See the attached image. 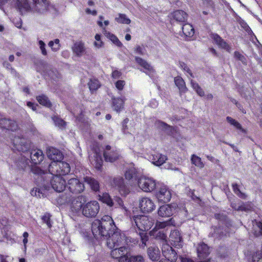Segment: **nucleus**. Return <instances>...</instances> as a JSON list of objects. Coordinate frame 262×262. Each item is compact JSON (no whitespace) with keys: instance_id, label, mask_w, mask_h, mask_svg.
Returning a JSON list of instances; mask_svg holds the SVG:
<instances>
[{"instance_id":"obj_1","label":"nucleus","mask_w":262,"mask_h":262,"mask_svg":"<svg viewBox=\"0 0 262 262\" xmlns=\"http://www.w3.org/2000/svg\"><path fill=\"white\" fill-rule=\"evenodd\" d=\"M116 228L114 221L109 215L103 216L101 220H95L92 224V232L97 238L106 239V245L110 248L118 247L122 245H128V239L119 231L114 232Z\"/></svg>"},{"instance_id":"obj_2","label":"nucleus","mask_w":262,"mask_h":262,"mask_svg":"<svg viewBox=\"0 0 262 262\" xmlns=\"http://www.w3.org/2000/svg\"><path fill=\"white\" fill-rule=\"evenodd\" d=\"M154 219L148 216L137 215L133 217V226H134L135 224L139 230L142 231L139 234L144 247L146 246V242L148 240V236L144 231L150 229L154 225Z\"/></svg>"},{"instance_id":"obj_3","label":"nucleus","mask_w":262,"mask_h":262,"mask_svg":"<svg viewBox=\"0 0 262 262\" xmlns=\"http://www.w3.org/2000/svg\"><path fill=\"white\" fill-rule=\"evenodd\" d=\"M49 171L52 174L66 175L70 171V166L68 163L59 161L52 162L49 166Z\"/></svg>"},{"instance_id":"obj_4","label":"nucleus","mask_w":262,"mask_h":262,"mask_svg":"<svg viewBox=\"0 0 262 262\" xmlns=\"http://www.w3.org/2000/svg\"><path fill=\"white\" fill-rule=\"evenodd\" d=\"M139 188L145 192H151L154 191L157 186L156 181L151 178L142 176L138 179Z\"/></svg>"},{"instance_id":"obj_5","label":"nucleus","mask_w":262,"mask_h":262,"mask_svg":"<svg viewBox=\"0 0 262 262\" xmlns=\"http://www.w3.org/2000/svg\"><path fill=\"white\" fill-rule=\"evenodd\" d=\"M127 245H122L118 247L111 248L113 249L111 254L114 258H118V262H127V258L129 254Z\"/></svg>"},{"instance_id":"obj_6","label":"nucleus","mask_w":262,"mask_h":262,"mask_svg":"<svg viewBox=\"0 0 262 262\" xmlns=\"http://www.w3.org/2000/svg\"><path fill=\"white\" fill-rule=\"evenodd\" d=\"M99 210V205L97 201H91L82 207V213L87 217H95Z\"/></svg>"},{"instance_id":"obj_7","label":"nucleus","mask_w":262,"mask_h":262,"mask_svg":"<svg viewBox=\"0 0 262 262\" xmlns=\"http://www.w3.org/2000/svg\"><path fill=\"white\" fill-rule=\"evenodd\" d=\"M13 149L20 151H27L30 147V142L27 139L19 136H16L12 139Z\"/></svg>"},{"instance_id":"obj_8","label":"nucleus","mask_w":262,"mask_h":262,"mask_svg":"<svg viewBox=\"0 0 262 262\" xmlns=\"http://www.w3.org/2000/svg\"><path fill=\"white\" fill-rule=\"evenodd\" d=\"M99 200L108 206L112 207L115 205H117L118 206L122 207L125 212L127 211L126 207L123 206V201L120 198L115 197L113 200L107 193H103L102 195H99Z\"/></svg>"},{"instance_id":"obj_9","label":"nucleus","mask_w":262,"mask_h":262,"mask_svg":"<svg viewBox=\"0 0 262 262\" xmlns=\"http://www.w3.org/2000/svg\"><path fill=\"white\" fill-rule=\"evenodd\" d=\"M139 207L143 213H149L156 208L154 202L149 198L143 197L139 200Z\"/></svg>"},{"instance_id":"obj_10","label":"nucleus","mask_w":262,"mask_h":262,"mask_svg":"<svg viewBox=\"0 0 262 262\" xmlns=\"http://www.w3.org/2000/svg\"><path fill=\"white\" fill-rule=\"evenodd\" d=\"M156 197L159 202L167 203L170 201L171 198V193L168 187L163 185L157 191Z\"/></svg>"},{"instance_id":"obj_11","label":"nucleus","mask_w":262,"mask_h":262,"mask_svg":"<svg viewBox=\"0 0 262 262\" xmlns=\"http://www.w3.org/2000/svg\"><path fill=\"white\" fill-rule=\"evenodd\" d=\"M53 175L50 183L51 187L57 192L63 191L66 187L65 180L60 175Z\"/></svg>"},{"instance_id":"obj_12","label":"nucleus","mask_w":262,"mask_h":262,"mask_svg":"<svg viewBox=\"0 0 262 262\" xmlns=\"http://www.w3.org/2000/svg\"><path fill=\"white\" fill-rule=\"evenodd\" d=\"M162 252L166 259L175 261L177 259V252L167 244H162Z\"/></svg>"},{"instance_id":"obj_13","label":"nucleus","mask_w":262,"mask_h":262,"mask_svg":"<svg viewBox=\"0 0 262 262\" xmlns=\"http://www.w3.org/2000/svg\"><path fill=\"white\" fill-rule=\"evenodd\" d=\"M85 201V198L82 195L74 199L71 204V210L73 213L79 214L80 212L82 213V207L84 206L82 202Z\"/></svg>"},{"instance_id":"obj_14","label":"nucleus","mask_w":262,"mask_h":262,"mask_svg":"<svg viewBox=\"0 0 262 262\" xmlns=\"http://www.w3.org/2000/svg\"><path fill=\"white\" fill-rule=\"evenodd\" d=\"M68 187L73 193H81L84 190V185L77 178H71L68 181Z\"/></svg>"},{"instance_id":"obj_15","label":"nucleus","mask_w":262,"mask_h":262,"mask_svg":"<svg viewBox=\"0 0 262 262\" xmlns=\"http://www.w3.org/2000/svg\"><path fill=\"white\" fill-rule=\"evenodd\" d=\"M113 184L117 187L122 195L125 196L130 192L129 188L125 184L124 180L122 177H118L114 178Z\"/></svg>"},{"instance_id":"obj_16","label":"nucleus","mask_w":262,"mask_h":262,"mask_svg":"<svg viewBox=\"0 0 262 262\" xmlns=\"http://www.w3.org/2000/svg\"><path fill=\"white\" fill-rule=\"evenodd\" d=\"M177 209L176 204H167L161 206L158 210V214L162 217H169L175 212Z\"/></svg>"},{"instance_id":"obj_17","label":"nucleus","mask_w":262,"mask_h":262,"mask_svg":"<svg viewBox=\"0 0 262 262\" xmlns=\"http://www.w3.org/2000/svg\"><path fill=\"white\" fill-rule=\"evenodd\" d=\"M104 19V17L102 16H99V20L97 21V24L100 27L103 28L104 34L105 36H106L110 39L118 47H121L122 46L121 42L119 41L118 38L114 34L110 33V32H107L105 28L103 27V25L102 21Z\"/></svg>"},{"instance_id":"obj_18","label":"nucleus","mask_w":262,"mask_h":262,"mask_svg":"<svg viewBox=\"0 0 262 262\" xmlns=\"http://www.w3.org/2000/svg\"><path fill=\"white\" fill-rule=\"evenodd\" d=\"M135 60L136 62L141 67H142L144 70L143 71L146 74L149 76H152L155 73L154 68L145 60L140 57H136Z\"/></svg>"},{"instance_id":"obj_19","label":"nucleus","mask_w":262,"mask_h":262,"mask_svg":"<svg viewBox=\"0 0 262 262\" xmlns=\"http://www.w3.org/2000/svg\"><path fill=\"white\" fill-rule=\"evenodd\" d=\"M169 241L171 245L177 248L181 247L182 246V239L181 234L178 230L171 231L169 235Z\"/></svg>"},{"instance_id":"obj_20","label":"nucleus","mask_w":262,"mask_h":262,"mask_svg":"<svg viewBox=\"0 0 262 262\" xmlns=\"http://www.w3.org/2000/svg\"><path fill=\"white\" fill-rule=\"evenodd\" d=\"M0 127L14 132L17 129L18 126L15 121L3 118L0 119Z\"/></svg>"},{"instance_id":"obj_21","label":"nucleus","mask_w":262,"mask_h":262,"mask_svg":"<svg viewBox=\"0 0 262 262\" xmlns=\"http://www.w3.org/2000/svg\"><path fill=\"white\" fill-rule=\"evenodd\" d=\"M112 100L113 110L117 113L121 112L124 109L125 98L124 97H113Z\"/></svg>"},{"instance_id":"obj_22","label":"nucleus","mask_w":262,"mask_h":262,"mask_svg":"<svg viewBox=\"0 0 262 262\" xmlns=\"http://www.w3.org/2000/svg\"><path fill=\"white\" fill-rule=\"evenodd\" d=\"M47 155L49 159L53 162H57L62 159V153L57 149L50 147L47 151Z\"/></svg>"},{"instance_id":"obj_23","label":"nucleus","mask_w":262,"mask_h":262,"mask_svg":"<svg viewBox=\"0 0 262 262\" xmlns=\"http://www.w3.org/2000/svg\"><path fill=\"white\" fill-rule=\"evenodd\" d=\"M35 4L34 9L40 13L50 10L51 7L46 0H32Z\"/></svg>"},{"instance_id":"obj_24","label":"nucleus","mask_w":262,"mask_h":262,"mask_svg":"<svg viewBox=\"0 0 262 262\" xmlns=\"http://www.w3.org/2000/svg\"><path fill=\"white\" fill-rule=\"evenodd\" d=\"M15 7L22 13L31 9V3L29 0H16Z\"/></svg>"},{"instance_id":"obj_25","label":"nucleus","mask_w":262,"mask_h":262,"mask_svg":"<svg viewBox=\"0 0 262 262\" xmlns=\"http://www.w3.org/2000/svg\"><path fill=\"white\" fill-rule=\"evenodd\" d=\"M30 158L33 163L38 164L43 160L44 156L41 150L35 149L31 152Z\"/></svg>"},{"instance_id":"obj_26","label":"nucleus","mask_w":262,"mask_h":262,"mask_svg":"<svg viewBox=\"0 0 262 262\" xmlns=\"http://www.w3.org/2000/svg\"><path fill=\"white\" fill-rule=\"evenodd\" d=\"M211 38L213 39L214 42L220 48L227 50L228 52L230 51V47L227 42L223 39L217 34H212Z\"/></svg>"},{"instance_id":"obj_27","label":"nucleus","mask_w":262,"mask_h":262,"mask_svg":"<svg viewBox=\"0 0 262 262\" xmlns=\"http://www.w3.org/2000/svg\"><path fill=\"white\" fill-rule=\"evenodd\" d=\"M72 49L73 53L78 57L82 56L85 52L84 45L81 41L75 42Z\"/></svg>"},{"instance_id":"obj_28","label":"nucleus","mask_w":262,"mask_h":262,"mask_svg":"<svg viewBox=\"0 0 262 262\" xmlns=\"http://www.w3.org/2000/svg\"><path fill=\"white\" fill-rule=\"evenodd\" d=\"M198 256L200 259L206 257L210 253L208 247L204 243L200 244L197 248Z\"/></svg>"},{"instance_id":"obj_29","label":"nucleus","mask_w":262,"mask_h":262,"mask_svg":"<svg viewBox=\"0 0 262 262\" xmlns=\"http://www.w3.org/2000/svg\"><path fill=\"white\" fill-rule=\"evenodd\" d=\"M151 160L153 164L159 166L165 162L167 160V157L161 154H156L152 156Z\"/></svg>"},{"instance_id":"obj_30","label":"nucleus","mask_w":262,"mask_h":262,"mask_svg":"<svg viewBox=\"0 0 262 262\" xmlns=\"http://www.w3.org/2000/svg\"><path fill=\"white\" fill-rule=\"evenodd\" d=\"M147 254L149 258L152 261L157 260L160 258V252L156 247H150L147 250Z\"/></svg>"},{"instance_id":"obj_31","label":"nucleus","mask_w":262,"mask_h":262,"mask_svg":"<svg viewBox=\"0 0 262 262\" xmlns=\"http://www.w3.org/2000/svg\"><path fill=\"white\" fill-rule=\"evenodd\" d=\"M174 222L172 221V219L168 220L167 221L165 222H157L156 224V226L154 229L151 231V234L154 235L155 232L159 229H163L168 226L173 225H174Z\"/></svg>"},{"instance_id":"obj_32","label":"nucleus","mask_w":262,"mask_h":262,"mask_svg":"<svg viewBox=\"0 0 262 262\" xmlns=\"http://www.w3.org/2000/svg\"><path fill=\"white\" fill-rule=\"evenodd\" d=\"M85 182L88 184L92 190L97 191L99 189V184L95 179L91 177H86L84 178Z\"/></svg>"},{"instance_id":"obj_33","label":"nucleus","mask_w":262,"mask_h":262,"mask_svg":"<svg viewBox=\"0 0 262 262\" xmlns=\"http://www.w3.org/2000/svg\"><path fill=\"white\" fill-rule=\"evenodd\" d=\"M172 16L176 20L180 22L184 21L187 17V14L182 10H177L174 11Z\"/></svg>"},{"instance_id":"obj_34","label":"nucleus","mask_w":262,"mask_h":262,"mask_svg":"<svg viewBox=\"0 0 262 262\" xmlns=\"http://www.w3.org/2000/svg\"><path fill=\"white\" fill-rule=\"evenodd\" d=\"M174 82L181 93H185L187 91V89L185 83L181 77L178 76L175 77Z\"/></svg>"},{"instance_id":"obj_35","label":"nucleus","mask_w":262,"mask_h":262,"mask_svg":"<svg viewBox=\"0 0 262 262\" xmlns=\"http://www.w3.org/2000/svg\"><path fill=\"white\" fill-rule=\"evenodd\" d=\"M104 157L106 161L113 162L119 158V155L115 151L109 152L106 150L104 152Z\"/></svg>"},{"instance_id":"obj_36","label":"nucleus","mask_w":262,"mask_h":262,"mask_svg":"<svg viewBox=\"0 0 262 262\" xmlns=\"http://www.w3.org/2000/svg\"><path fill=\"white\" fill-rule=\"evenodd\" d=\"M182 30L186 36L191 37L194 33V30L192 25L189 24H186L182 27Z\"/></svg>"},{"instance_id":"obj_37","label":"nucleus","mask_w":262,"mask_h":262,"mask_svg":"<svg viewBox=\"0 0 262 262\" xmlns=\"http://www.w3.org/2000/svg\"><path fill=\"white\" fill-rule=\"evenodd\" d=\"M191 162L192 164L200 168H203L204 167V164L201 158L194 154L191 156Z\"/></svg>"},{"instance_id":"obj_38","label":"nucleus","mask_w":262,"mask_h":262,"mask_svg":"<svg viewBox=\"0 0 262 262\" xmlns=\"http://www.w3.org/2000/svg\"><path fill=\"white\" fill-rule=\"evenodd\" d=\"M94 157V160H92V163L93 164L95 165V166L96 168L100 169L103 163L101 155L96 152Z\"/></svg>"},{"instance_id":"obj_39","label":"nucleus","mask_w":262,"mask_h":262,"mask_svg":"<svg viewBox=\"0 0 262 262\" xmlns=\"http://www.w3.org/2000/svg\"><path fill=\"white\" fill-rule=\"evenodd\" d=\"M115 20L120 24H129L130 23V19L124 14H118L115 18Z\"/></svg>"},{"instance_id":"obj_40","label":"nucleus","mask_w":262,"mask_h":262,"mask_svg":"<svg viewBox=\"0 0 262 262\" xmlns=\"http://www.w3.org/2000/svg\"><path fill=\"white\" fill-rule=\"evenodd\" d=\"M227 122L230 124V125L234 126L237 129L241 130L243 132H245V130L243 129L239 122L233 119L231 117H227L226 118Z\"/></svg>"},{"instance_id":"obj_41","label":"nucleus","mask_w":262,"mask_h":262,"mask_svg":"<svg viewBox=\"0 0 262 262\" xmlns=\"http://www.w3.org/2000/svg\"><path fill=\"white\" fill-rule=\"evenodd\" d=\"M191 85L192 88L196 92V93L200 96H204V92L203 90V89L200 86V85L198 84V83L196 82L191 80Z\"/></svg>"},{"instance_id":"obj_42","label":"nucleus","mask_w":262,"mask_h":262,"mask_svg":"<svg viewBox=\"0 0 262 262\" xmlns=\"http://www.w3.org/2000/svg\"><path fill=\"white\" fill-rule=\"evenodd\" d=\"M88 84L89 89L92 92L97 90L100 85L99 81L96 79H91Z\"/></svg>"},{"instance_id":"obj_43","label":"nucleus","mask_w":262,"mask_h":262,"mask_svg":"<svg viewBox=\"0 0 262 262\" xmlns=\"http://www.w3.org/2000/svg\"><path fill=\"white\" fill-rule=\"evenodd\" d=\"M38 102L41 105L47 107L51 106V103L47 96L45 95L39 96L37 97Z\"/></svg>"},{"instance_id":"obj_44","label":"nucleus","mask_w":262,"mask_h":262,"mask_svg":"<svg viewBox=\"0 0 262 262\" xmlns=\"http://www.w3.org/2000/svg\"><path fill=\"white\" fill-rule=\"evenodd\" d=\"M155 125L157 128L167 132H168V130H170L171 128V126L159 120L156 122Z\"/></svg>"},{"instance_id":"obj_45","label":"nucleus","mask_w":262,"mask_h":262,"mask_svg":"<svg viewBox=\"0 0 262 262\" xmlns=\"http://www.w3.org/2000/svg\"><path fill=\"white\" fill-rule=\"evenodd\" d=\"M136 169L134 167H131L127 169L124 174L125 179L128 180H131L136 175Z\"/></svg>"},{"instance_id":"obj_46","label":"nucleus","mask_w":262,"mask_h":262,"mask_svg":"<svg viewBox=\"0 0 262 262\" xmlns=\"http://www.w3.org/2000/svg\"><path fill=\"white\" fill-rule=\"evenodd\" d=\"M143 257L141 255L130 256L129 254L127 258V262H143Z\"/></svg>"},{"instance_id":"obj_47","label":"nucleus","mask_w":262,"mask_h":262,"mask_svg":"<svg viewBox=\"0 0 262 262\" xmlns=\"http://www.w3.org/2000/svg\"><path fill=\"white\" fill-rule=\"evenodd\" d=\"M49 46L54 52L57 51L60 48L59 40L56 39L54 41H50L49 42Z\"/></svg>"},{"instance_id":"obj_48","label":"nucleus","mask_w":262,"mask_h":262,"mask_svg":"<svg viewBox=\"0 0 262 262\" xmlns=\"http://www.w3.org/2000/svg\"><path fill=\"white\" fill-rule=\"evenodd\" d=\"M53 120L56 126H58L61 128H63L65 127L66 122L61 119L58 117H54L53 118Z\"/></svg>"},{"instance_id":"obj_49","label":"nucleus","mask_w":262,"mask_h":262,"mask_svg":"<svg viewBox=\"0 0 262 262\" xmlns=\"http://www.w3.org/2000/svg\"><path fill=\"white\" fill-rule=\"evenodd\" d=\"M154 236H155L158 239H161L163 243L162 244H167L166 243V238L167 236L166 235L163 233L162 231H159L157 233H156V232L153 235Z\"/></svg>"},{"instance_id":"obj_50","label":"nucleus","mask_w":262,"mask_h":262,"mask_svg":"<svg viewBox=\"0 0 262 262\" xmlns=\"http://www.w3.org/2000/svg\"><path fill=\"white\" fill-rule=\"evenodd\" d=\"M232 187L233 191L235 194H236L239 197L241 198H245L246 195L245 193H242L239 189L238 186L236 184H233Z\"/></svg>"},{"instance_id":"obj_51","label":"nucleus","mask_w":262,"mask_h":262,"mask_svg":"<svg viewBox=\"0 0 262 262\" xmlns=\"http://www.w3.org/2000/svg\"><path fill=\"white\" fill-rule=\"evenodd\" d=\"M95 41L94 43L95 47L97 48H101L103 43L101 40V35L97 34L95 36Z\"/></svg>"},{"instance_id":"obj_52","label":"nucleus","mask_w":262,"mask_h":262,"mask_svg":"<svg viewBox=\"0 0 262 262\" xmlns=\"http://www.w3.org/2000/svg\"><path fill=\"white\" fill-rule=\"evenodd\" d=\"M252 262H262V252H257L253 254Z\"/></svg>"},{"instance_id":"obj_53","label":"nucleus","mask_w":262,"mask_h":262,"mask_svg":"<svg viewBox=\"0 0 262 262\" xmlns=\"http://www.w3.org/2000/svg\"><path fill=\"white\" fill-rule=\"evenodd\" d=\"M51 215L49 213H46L42 217H41L42 220L44 223H45L49 228H51L52 227V225L50 221Z\"/></svg>"},{"instance_id":"obj_54","label":"nucleus","mask_w":262,"mask_h":262,"mask_svg":"<svg viewBox=\"0 0 262 262\" xmlns=\"http://www.w3.org/2000/svg\"><path fill=\"white\" fill-rule=\"evenodd\" d=\"M256 223L255 227L257 228L259 231L258 232L255 231L254 234L255 236H257L261 234L262 235V222H256Z\"/></svg>"},{"instance_id":"obj_55","label":"nucleus","mask_w":262,"mask_h":262,"mask_svg":"<svg viewBox=\"0 0 262 262\" xmlns=\"http://www.w3.org/2000/svg\"><path fill=\"white\" fill-rule=\"evenodd\" d=\"M31 194L32 195L36 196L38 198H41L43 196L42 193L40 191V189L38 188H33L31 191Z\"/></svg>"},{"instance_id":"obj_56","label":"nucleus","mask_w":262,"mask_h":262,"mask_svg":"<svg viewBox=\"0 0 262 262\" xmlns=\"http://www.w3.org/2000/svg\"><path fill=\"white\" fill-rule=\"evenodd\" d=\"M125 85V81L124 80H118L115 83L116 88L119 91L123 90Z\"/></svg>"},{"instance_id":"obj_57","label":"nucleus","mask_w":262,"mask_h":262,"mask_svg":"<svg viewBox=\"0 0 262 262\" xmlns=\"http://www.w3.org/2000/svg\"><path fill=\"white\" fill-rule=\"evenodd\" d=\"M180 66L183 70H184V71H186L191 76H192L191 71L190 70L189 68L187 67V66L185 63L180 62Z\"/></svg>"},{"instance_id":"obj_58","label":"nucleus","mask_w":262,"mask_h":262,"mask_svg":"<svg viewBox=\"0 0 262 262\" xmlns=\"http://www.w3.org/2000/svg\"><path fill=\"white\" fill-rule=\"evenodd\" d=\"M39 45L40 49L41 51V53L43 55H46L47 54V52L45 48V43H44V42L42 40H39Z\"/></svg>"},{"instance_id":"obj_59","label":"nucleus","mask_w":262,"mask_h":262,"mask_svg":"<svg viewBox=\"0 0 262 262\" xmlns=\"http://www.w3.org/2000/svg\"><path fill=\"white\" fill-rule=\"evenodd\" d=\"M122 75V73L120 71L115 70L113 71L112 74V76L113 78H119Z\"/></svg>"},{"instance_id":"obj_60","label":"nucleus","mask_w":262,"mask_h":262,"mask_svg":"<svg viewBox=\"0 0 262 262\" xmlns=\"http://www.w3.org/2000/svg\"><path fill=\"white\" fill-rule=\"evenodd\" d=\"M32 171L34 173L37 174H41L44 173L41 169L37 166L32 168Z\"/></svg>"},{"instance_id":"obj_61","label":"nucleus","mask_w":262,"mask_h":262,"mask_svg":"<svg viewBox=\"0 0 262 262\" xmlns=\"http://www.w3.org/2000/svg\"><path fill=\"white\" fill-rule=\"evenodd\" d=\"M135 51L136 53L141 55L144 54V52L143 51L142 47H141L140 46H136V47L135 49Z\"/></svg>"},{"instance_id":"obj_62","label":"nucleus","mask_w":262,"mask_h":262,"mask_svg":"<svg viewBox=\"0 0 262 262\" xmlns=\"http://www.w3.org/2000/svg\"><path fill=\"white\" fill-rule=\"evenodd\" d=\"M85 12L88 14H92L94 16H95L97 15V12L96 10H91L89 8H86L85 9Z\"/></svg>"},{"instance_id":"obj_63","label":"nucleus","mask_w":262,"mask_h":262,"mask_svg":"<svg viewBox=\"0 0 262 262\" xmlns=\"http://www.w3.org/2000/svg\"><path fill=\"white\" fill-rule=\"evenodd\" d=\"M11 259L9 256H2L1 257L0 262H9Z\"/></svg>"},{"instance_id":"obj_64","label":"nucleus","mask_w":262,"mask_h":262,"mask_svg":"<svg viewBox=\"0 0 262 262\" xmlns=\"http://www.w3.org/2000/svg\"><path fill=\"white\" fill-rule=\"evenodd\" d=\"M181 262H195L192 259L187 257H181Z\"/></svg>"}]
</instances>
